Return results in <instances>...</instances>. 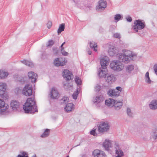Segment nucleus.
I'll return each mask as SVG.
<instances>
[{
	"instance_id": "f257e3e1",
	"label": "nucleus",
	"mask_w": 157,
	"mask_h": 157,
	"mask_svg": "<svg viewBox=\"0 0 157 157\" xmlns=\"http://www.w3.org/2000/svg\"><path fill=\"white\" fill-rule=\"evenodd\" d=\"M33 90L32 85L28 84L25 86L22 91L23 95L26 96L33 95V97L28 98L26 102L23 106L24 110L26 113H34L36 112H38L36 102L34 100V94H33Z\"/></svg>"
},
{
	"instance_id": "f03ea898",
	"label": "nucleus",
	"mask_w": 157,
	"mask_h": 157,
	"mask_svg": "<svg viewBox=\"0 0 157 157\" xmlns=\"http://www.w3.org/2000/svg\"><path fill=\"white\" fill-rule=\"evenodd\" d=\"M123 53H119L117 54V57H118L119 62H123L126 63L129 62L130 59H132V58L133 56V55L131 53L130 51L123 50Z\"/></svg>"
},
{
	"instance_id": "7ed1b4c3",
	"label": "nucleus",
	"mask_w": 157,
	"mask_h": 157,
	"mask_svg": "<svg viewBox=\"0 0 157 157\" xmlns=\"http://www.w3.org/2000/svg\"><path fill=\"white\" fill-rule=\"evenodd\" d=\"M145 27V23L144 21L140 20H136L134 21V25L132 28L135 32H139L138 34L140 36L143 34L140 33V30L144 29Z\"/></svg>"
},
{
	"instance_id": "20e7f679",
	"label": "nucleus",
	"mask_w": 157,
	"mask_h": 157,
	"mask_svg": "<svg viewBox=\"0 0 157 157\" xmlns=\"http://www.w3.org/2000/svg\"><path fill=\"white\" fill-rule=\"evenodd\" d=\"M110 67L113 70L119 71L123 69L124 65L121 62L116 60L112 62L110 64Z\"/></svg>"
},
{
	"instance_id": "39448f33",
	"label": "nucleus",
	"mask_w": 157,
	"mask_h": 157,
	"mask_svg": "<svg viewBox=\"0 0 157 157\" xmlns=\"http://www.w3.org/2000/svg\"><path fill=\"white\" fill-rule=\"evenodd\" d=\"M109 125L108 121L101 122L98 126V130L100 133L107 132L109 129Z\"/></svg>"
},
{
	"instance_id": "423d86ee",
	"label": "nucleus",
	"mask_w": 157,
	"mask_h": 157,
	"mask_svg": "<svg viewBox=\"0 0 157 157\" xmlns=\"http://www.w3.org/2000/svg\"><path fill=\"white\" fill-rule=\"evenodd\" d=\"M6 88V83H0V96L4 100H6L7 97V94L5 93Z\"/></svg>"
},
{
	"instance_id": "0eeeda50",
	"label": "nucleus",
	"mask_w": 157,
	"mask_h": 157,
	"mask_svg": "<svg viewBox=\"0 0 157 157\" xmlns=\"http://www.w3.org/2000/svg\"><path fill=\"white\" fill-rule=\"evenodd\" d=\"M104 98L102 96L100 95L98 96H96L94 98V102L96 106L98 108H100L101 107V102L104 100Z\"/></svg>"
},
{
	"instance_id": "6e6552de",
	"label": "nucleus",
	"mask_w": 157,
	"mask_h": 157,
	"mask_svg": "<svg viewBox=\"0 0 157 157\" xmlns=\"http://www.w3.org/2000/svg\"><path fill=\"white\" fill-rule=\"evenodd\" d=\"M105 79L106 82L108 84H111L116 80V78L113 74H107L106 76H105Z\"/></svg>"
},
{
	"instance_id": "1a4fd4ad",
	"label": "nucleus",
	"mask_w": 157,
	"mask_h": 157,
	"mask_svg": "<svg viewBox=\"0 0 157 157\" xmlns=\"http://www.w3.org/2000/svg\"><path fill=\"white\" fill-rule=\"evenodd\" d=\"M63 76L64 78H66V79L69 81L72 79L73 75L72 73L68 70H64L63 72Z\"/></svg>"
},
{
	"instance_id": "9d476101",
	"label": "nucleus",
	"mask_w": 157,
	"mask_h": 157,
	"mask_svg": "<svg viewBox=\"0 0 157 157\" xmlns=\"http://www.w3.org/2000/svg\"><path fill=\"white\" fill-rule=\"evenodd\" d=\"M49 94L51 98L53 99H57L59 96V94L58 90L54 87L52 88Z\"/></svg>"
},
{
	"instance_id": "9b49d317",
	"label": "nucleus",
	"mask_w": 157,
	"mask_h": 157,
	"mask_svg": "<svg viewBox=\"0 0 157 157\" xmlns=\"http://www.w3.org/2000/svg\"><path fill=\"white\" fill-rule=\"evenodd\" d=\"M107 6V2L105 0H100L96 6V9L97 10H104Z\"/></svg>"
},
{
	"instance_id": "f8f14e48",
	"label": "nucleus",
	"mask_w": 157,
	"mask_h": 157,
	"mask_svg": "<svg viewBox=\"0 0 157 157\" xmlns=\"http://www.w3.org/2000/svg\"><path fill=\"white\" fill-rule=\"evenodd\" d=\"M109 59L107 56H104L100 60V64L102 69H106V66L109 63Z\"/></svg>"
},
{
	"instance_id": "ddd939ff",
	"label": "nucleus",
	"mask_w": 157,
	"mask_h": 157,
	"mask_svg": "<svg viewBox=\"0 0 157 157\" xmlns=\"http://www.w3.org/2000/svg\"><path fill=\"white\" fill-rule=\"evenodd\" d=\"M66 63L67 61H65V59L64 60H61L59 58H56L54 61V65L57 67L63 66Z\"/></svg>"
},
{
	"instance_id": "4468645a",
	"label": "nucleus",
	"mask_w": 157,
	"mask_h": 157,
	"mask_svg": "<svg viewBox=\"0 0 157 157\" xmlns=\"http://www.w3.org/2000/svg\"><path fill=\"white\" fill-rule=\"evenodd\" d=\"M93 155L94 157H105V156L104 151L98 149L95 150L93 151Z\"/></svg>"
},
{
	"instance_id": "2eb2a0df",
	"label": "nucleus",
	"mask_w": 157,
	"mask_h": 157,
	"mask_svg": "<svg viewBox=\"0 0 157 157\" xmlns=\"http://www.w3.org/2000/svg\"><path fill=\"white\" fill-rule=\"evenodd\" d=\"M28 76L32 83L35 82L37 78V74L33 72H29Z\"/></svg>"
},
{
	"instance_id": "dca6fc26",
	"label": "nucleus",
	"mask_w": 157,
	"mask_h": 157,
	"mask_svg": "<svg viewBox=\"0 0 157 157\" xmlns=\"http://www.w3.org/2000/svg\"><path fill=\"white\" fill-rule=\"evenodd\" d=\"M20 103L15 100L12 101L10 103V106L13 110H17L20 107Z\"/></svg>"
},
{
	"instance_id": "f3484780",
	"label": "nucleus",
	"mask_w": 157,
	"mask_h": 157,
	"mask_svg": "<svg viewBox=\"0 0 157 157\" xmlns=\"http://www.w3.org/2000/svg\"><path fill=\"white\" fill-rule=\"evenodd\" d=\"M107 94L109 96L113 98L118 97L120 94V92L116 91L114 90L109 89L107 92Z\"/></svg>"
},
{
	"instance_id": "a211bd4d",
	"label": "nucleus",
	"mask_w": 157,
	"mask_h": 157,
	"mask_svg": "<svg viewBox=\"0 0 157 157\" xmlns=\"http://www.w3.org/2000/svg\"><path fill=\"white\" fill-rule=\"evenodd\" d=\"M111 141L107 139L105 140L102 144L103 147L107 151H109V148L111 147Z\"/></svg>"
},
{
	"instance_id": "6ab92c4d",
	"label": "nucleus",
	"mask_w": 157,
	"mask_h": 157,
	"mask_svg": "<svg viewBox=\"0 0 157 157\" xmlns=\"http://www.w3.org/2000/svg\"><path fill=\"white\" fill-rule=\"evenodd\" d=\"M150 108L152 110H155L157 109V100H152L149 104Z\"/></svg>"
},
{
	"instance_id": "aec40b11",
	"label": "nucleus",
	"mask_w": 157,
	"mask_h": 157,
	"mask_svg": "<svg viewBox=\"0 0 157 157\" xmlns=\"http://www.w3.org/2000/svg\"><path fill=\"white\" fill-rule=\"evenodd\" d=\"M9 106L6 105L5 101L2 100L0 99V109L3 108V109H1V111L4 112L8 108Z\"/></svg>"
},
{
	"instance_id": "412c9836",
	"label": "nucleus",
	"mask_w": 157,
	"mask_h": 157,
	"mask_svg": "<svg viewBox=\"0 0 157 157\" xmlns=\"http://www.w3.org/2000/svg\"><path fill=\"white\" fill-rule=\"evenodd\" d=\"M118 52V50L113 46H112L110 48L109 50V53L111 56H113Z\"/></svg>"
},
{
	"instance_id": "4be33fe9",
	"label": "nucleus",
	"mask_w": 157,
	"mask_h": 157,
	"mask_svg": "<svg viewBox=\"0 0 157 157\" xmlns=\"http://www.w3.org/2000/svg\"><path fill=\"white\" fill-rule=\"evenodd\" d=\"M113 106L114 107L115 109L116 110H118L121 109L122 105L123 103L121 102L118 101L114 100L113 102Z\"/></svg>"
},
{
	"instance_id": "5701e85b",
	"label": "nucleus",
	"mask_w": 157,
	"mask_h": 157,
	"mask_svg": "<svg viewBox=\"0 0 157 157\" xmlns=\"http://www.w3.org/2000/svg\"><path fill=\"white\" fill-rule=\"evenodd\" d=\"M74 105L72 103L67 104L65 108V111L67 113L71 111L74 109Z\"/></svg>"
},
{
	"instance_id": "b1692460",
	"label": "nucleus",
	"mask_w": 157,
	"mask_h": 157,
	"mask_svg": "<svg viewBox=\"0 0 157 157\" xmlns=\"http://www.w3.org/2000/svg\"><path fill=\"white\" fill-rule=\"evenodd\" d=\"M134 69V66L133 65H129L125 67V70L126 73L128 74L131 73L132 71Z\"/></svg>"
},
{
	"instance_id": "393cba45",
	"label": "nucleus",
	"mask_w": 157,
	"mask_h": 157,
	"mask_svg": "<svg viewBox=\"0 0 157 157\" xmlns=\"http://www.w3.org/2000/svg\"><path fill=\"white\" fill-rule=\"evenodd\" d=\"M106 69H103L102 68H100L98 71V74L99 76L100 77H104L105 76H106L107 74H106Z\"/></svg>"
},
{
	"instance_id": "a878e982",
	"label": "nucleus",
	"mask_w": 157,
	"mask_h": 157,
	"mask_svg": "<svg viewBox=\"0 0 157 157\" xmlns=\"http://www.w3.org/2000/svg\"><path fill=\"white\" fill-rule=\"evenodd\" d=\"M21 63L30 67H33L34 66V64L33 63L28 60H26L24 59L23 60L21 61Z\"/></svg>"
},
{
	"instance_id": "bb28decb",
	"label": "nucleus",
	"mask_w": 157,
	"mask_h": 157,
	"mask_svg": "<svg viewBox=\"0 0 157 157\" xmlns=\"http://www.w3.org/2000/svg\"><path fill=\"white\" fill-rule=\"evenodd\" d=\"M114 100L113 99L110 98L108 100H106L105 101V105L108 106H113V102Z\"/></svg>"
},
{
	"instance_id": "cd10ccee",
	"label": "nucleus",
	"mask_w": 157,
	"mask_h": 157,
	"mask_svg": "<svg viewBox=\"0 0 157 157\" xmlns=\"http://www.w3.org/2000/svg\"><path fill=\"white\" fill-rule=\"evenodd\" d=\"M90 46L92 49H93L94 51L96 52L97 51V44L94 42H90Z\"/></svg>"
},
{
	"instance_id": "c85d7f7f",
	"label": "nucleus",
	"mask_w": 157,
	"mask_h": 157,
	"mask_svg": "<svg viewBox=\"0 0 157 157\" xmlns=\"http://www.w3.org/2000/svg\"><path fill=\"white\" fill-rule=\"evenodd\" d=\"M50 133V130L49 129H46L44 132L41 135L42 138H45L48 136Z\"/></svg>"
},
{
	"instance_id": "c756f323",
	"label": "nucleus",
	"mask_w": 157,
	"mask_h": 157,
	"mask_svg": "<svg viewBox=\"0 0 157 157\" xmlns=\"http://www.w3.org/2000/svg\"><path fill=\"white\" fill-rule=\"evenodd\" d=\"M8 75V73L7 72H6L3 70L0 71V78H4L7 77Z\"/></svg>"
},
{
	"instance_id": "7c9ffc66",
	"label": "nucleus",
	"mask_w": 157,
	"mask_h": 157,
	"mask_svg": "<svg viewBox=\"0 0 157 157\" xmlns=\"http://www.w3.org/2000/svg\"><path fill=\"white\" fill-rule=\"evenodd\" d=\"M65 29V24L63 23L59 25V29L57 31L58 34H59L61 32L63 31Z\"/></svg>"
},
{
	"instance_id": "2f4dec72",
	"label": "nucleus",
	"mask_w": 157,
	"mask_h": 157,
	"mask_svg": "<svg viewBox=\"0 0 157 157\" xmlns=\"http://www.w3.org/2000/svg\"><path fill=\"white\" fill-rule=\"evenodd\" d=\"M69 98L64 96L60 100V103L62 104H64L67 103L68 101Z\"/></svg>"
},
{
	"instance_id": "473e14b6",
	"label": "nucleus",
	"mask_w": 157,
	"mask_h": 157,
	"mask_svg": "<svg viewBox=\"0 0 157 157\" xmlns=\"http://www.w3.org/2000/svg\"><path fill=\"white\" fill-rule=\"evenodd\" d=\"M145 82L148 83L150 84L151 83V81L150 80L148 72H147L145 75Z\"/></svg>"
},
{
	"instance_id": "72a5a7b5",
	"label": "nucleus",
	"mask_w": 157,
	"mask_h": 157,
	"mask_svg": "<svg viewBox=\"0 0 157 157\" xmlns=\"http://www.w3.org/2000/svg\"><path fill=\"white\" fill-rule=\"evenodd\" d=\"M21 154L18 155L17 157H29L27 153L25 151L20 152Z\"/></svg>"
},
{
	"instance_id": "f704fd0d",
	"label": "nucleus",
	"mask_w": 157,
	"mask_h": 157,
	"mask_svg": "<svg viewBox=\"0 0 157 157\" xmlns=\"http://www.w3.org/2000/svg\"><path fill=\"white\" fill-rule=\"evenodd\" d=\"M115 154L117 155L115 157H122L124 155V153L122 150H121V151L119 153L117 150L116 152H115Z\"/></svg>"
},
{
	"instance_id": "c9c22d12",
	"label": "nucleus",
	"mask_w": 157,
	"mask_h": 157,
	"mask_svg": "<svg viewBox=\"0 0 157 157\" xmlns=\"http://www.w3.org/2000/svg\"><path fill=\"white\" fill-rule=\"evenodd\" d=\"M127 113L128 116L130 117H133V113L132 112L131 109L128 108L127 109Z\"/></svg>"
},
{
	"instance_id": "e433bc0d",
	"label": "nucleus",
	"mask_w": 157,
	"mask_h": 157,
	"mask_svg": "<svg viewBox=\"0 0 157 157\" xmlns=\"http://www.w3.org/2000/svg\"><path fill=\"white\" fill-rule=\"evenodd\" d=\"M115 145V152H116L117 150L118 152H120L121 151V150H122L120 148V147L118 144V143H116L114 144Z\"/></svg>"
},
{
	"instance_id": "4c0bfd02",
	"label": "nucleus",
	"mask_w": 157,
	"mask_h": 157,
	"mask_svg": "<svg viewBox=\"0 0 157 157\" xmlns=\"http://www.w3.org/2000/svg\"><path fill=\"white\" fill-rule=\"evenodd\" d=\"M75 81L77 85L78 86L81 84V81L80 79L78 77H76L75 78Z\"/></svg>"
},
{
	"instance_id": "58836bf2",
	"label": "nucleus",
	"mask_w": 157,
	"mask_h": 157,
	"mask_svg": "<svg viewBox=\"0 0 157 157\" xmlns=\"http://www.w3.org/2000/svg\"><path fill=\"white\" fill-rule=\"evenodd\" d=\"M121 17L123 18V17H122L120 14H117L115 15L114 19L118 21L120 20Z\"/></svg>"
},
{
	"instance_id": "ea45409f",
	"label": "nucleus",
	"mask_w": 157,
	"mask_h": 157,
	"mask_svg": "<svg viewBox=\"0 0 157 157\" xmlns=\"http://www.w3.org/2000/svg\"><path fill=\"white\" fill-rule=\"evenodd\" d=\"M78 90H77L73 94L72 96L73 99H76L77 98V96L78 94Z\"/></svg>"
},
{
	"instance_id": "a19ab883",
	"label": "nucleus",
	"mask_w": 157,
	"mask_h": 157,
	"mask_svg": "<svg viewBox=\"0 0 157 157\" xmlns=\"http://www.w3.org/2000/svg\"><path fill=\"white\" fill-rule=\"evenodd\" d=\"M61 53L63 55L65 56H67L68 54L67 52L64 50V48H61Z\"/></svg>"
},
{
	"instance_id": "79ce46f5",
	"label": "nucleus",
	"mask_w": 157,
	"mask_h": 157,
	"mask_svg": "<svg viewBox=\"0 0 157 157\" xmlns=\"http://www.w3.org/2000/svg\"><path fill=\"white\" fill-rule=\"evenodd\" d=\"M152 137L154 140H155L157 138V129H156L153 132L152 135Z\"/></svg>"
},
{
	"instance_id": "37998d69",
	"label": "nucleus",
	"mask_w": 157,
	"mask_h": 157,
	"mask_svg": "<svg viewBox=\"0 0 157 157\" xmlns=\"http://www.w3.org/2000/svg\"><path fill=\"white\" fill-rule=\"evenodd\" d=\"M90 134L94 136L97 135V134L96 132V130L95 129L92 130L90 131Z\"/></svg>"
},
{
	"instance_id": "c03bdc74",
	"label": "nucleus",
	"mask_w": 157,
	"mask_h": 157,
	"mask_svg": "<svg viewBox=\"0 0 157 157\" xmlns=\"http://www.w3.org/2000/svg\"><path fill=\"white\" fill-rule=\"evenodd\" d=\"M54 43L52 40H50L48 41V44L47 45V46H52L54 44Z\"/></svg>"
},
{
	"instance_id": "a18cd8bd",
	"label": "nucleus",
	"mask_w": 157,
	"mask_h": 157,
	"mask_svg": "<svg viewBox=\"0 0 157 157\" xmlns=\"http://www.w3.org/2000/svg\"><path fill=\"white\" fill-rule=\"evenodd\" d=\"M101 88V86L98 84H97L95 87L96 90L98 92L100 90Z\"/></svg>"
},
{
	"instance_id": "49530a36",
	"label": "nucleus",
	"mask_w": 157,
	"mask_h": 157,
	"mask_svg": "<svg viewBox=\"0 0 157 157\" xmlns=\"http://www.w3.org/2000/svg\"><path fill=\"white\" fill-rule=\"evenodd\" d=\"M52 22L51 21H48L47 24V27L48 29H50L51 27V26H52Z\"/></svg>"
},
{
	"instance_id": "de8ad7c7",
	"label": "nucleus",
	"mask_w": 157,
	"mask_h": 157,
	"mask_svg": "<svg viewBox=\"0 0 157 157\" xmlns=\"http://www.w3.org/2000/svg\"><path fill=\"white\" fill-rule=\"evenodd\" d=\"M113 37L116 38H120L121 37L119 33H116L113 35Z\"/></svg>"
},
{
	"instance_id": "09e8293b",
	"label": "nucleus",
	"mask_w": 157,
	"mask_h": 157,
	"mask_svg": "<svg viewBox=\"0 0 157 157\" xmlns=\"http://www.w3.org/2000/svg\"><path fill=\"white\" fill-rule=\"evenodd\" d=\"M116 91H117L120 93L121 91L122 88L121 87L117 86L116 88Z\"/></svg>"
},
{
	"instance_id": "8fccbe9b",
	"label": "nucleus",
	"mask_w": 157,
	"mask_h": 157,
	"mask_svg": "<svg viewBox=\"0 0 157 157\" xmlns=\"http://www.w3.org/2000/svg\"><path fill=\"white\" fill-rule=\"evenodd\" d=\"M154 68L155 72V73L157 75V64H155L154 65Z\"/></svg>"
},
{
	"instance_id": "3c124183",
	"label": "nucleus",
	"mask_w": 157,
	"mask_h": 157,
	"mask_svg": "<svg viewBox=\"0 0 157 157\" xmlns=\"http://www.w3.org/2000/svg\"><path fill=\"white\" fill-rule=\"evenodd\" d=\"M126 18L127 21L128 22H131L132 21V18L130 16L126 17Z\"/></svg>"
},
{
	"instance_id": "603ef678",
	"label": "nucleus",
	"mask_w": 157,
	"mask_h": 157,
	"mask_svg": "<svg viewBox=\"0 0 157 157\" xmlns=\"http://www.w3.org/2000/svg\"><path fill=\"white\" fill-rule=\"evenodd\" d=\"M81 4V3H78L76 4V5L78 7V8H79L80 9H81L82 8V7L83 6H80V5Z\"/></svg>"
},
{
	"instance_id": "864d4df0",
	"label": "nucleus",
	"mask_w": 157,
	"mask_h": 157,
	"mask_svg": "<svg viewBox=\"0 0 157 157\" xmlns=\"http://www.w3.org/2000/svg\"><path fill=\"white\" fill-rule=\"evenodd\" d=\"M53 52L54 54H57L58 50L56 48H54L53 49Z\"/></svg>"
},
{
	"instance_id": "5fc2aeb1",
	"label": "nucleus",
	"mask_w": 157,
	"mask_h": 157,
	"mask_svg": "<svg viewBox=\"0 0 157 157\" xmlns=\"http://www.w3.org/2000/svg\"><path fill=\"white\" fill-rule=\"evenodd\" d=\"M65 42H64L63 44H61V45L60 47V48H62L63 47V46L65 44Z\"/></svg>"
},
{
	"instance_id": "6e6d98bb",
	"label": "nucleus",
	"mask_w": 157,
	"mask_h": 157,
	"mask_svg": "<svg viewBox=\"0 0 157 157\" xmlns=\"http://www.w3.org/2000/svg\"><path fill=\"white\" fill-rule=\"evenodd\" d=\"M88 53L89 55H91V52L90 51H88Z\"/></svg>"
},
{
	"instance_id": "4d7b16f0",
	"label": "nucleus",
	"mask_w": 157,
	"mask_h": 157,
	"mask_svg": "<svg viewBox=\"0 0 157 157\" xmlns=\"http://www.w3.org/2000/svg\"><path fill=\"white\" fill-rule=\"evenodd\" d=\"M32 157H36V155L35 154V155H33Z\"/></svg>"
},
{
	"instance_id": "13d9d810",
	"label": "nucleus",
	"mask_w": 157,
	"mask_h": 157,
	"mask_svg": "<svg viewBox=\"0 0 157 157\" xmlns=\"http://www.w3.org/2000/svg\"><path fill=\"white\" fill-rule=\"evenodd\" d=\"M67 157H69V155H67Z\"/></svg>"
},
{
	"instance_id": "bf43d9fd",
	"label": "nucleus",
	"mask_w": 157,
	"mask_h": 157,
	"mask_svg": "<svg viewBox=\"0 0 157 157\" xmlns=\"http://www.w3.org/2000/svg\"><path fill=\"white\" fill-rule=\"evenodd\" d=\"M89 7H91V6H89Z\"/></svg>"
}]
</instances>
